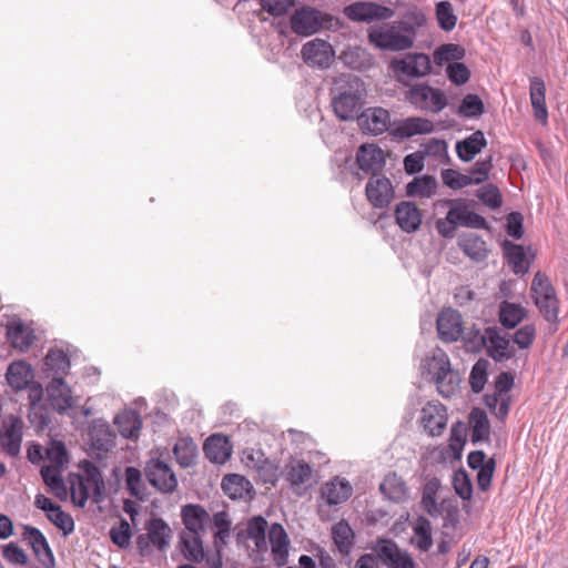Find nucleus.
I'll list each match as a JSON object with an SVG mask.
<instances>
[{
    "mask_svg": "<svg viewBox=\"0 0 568 568\" xmlns=\"http://www.w3.org/2000/svg\"><path fill=\"white\" fill-rule=\"evenodd\" d=\"M267 521L263 517H254L247 523L246 536L250 544V557L255 562L265 560V555L271 545L272 558L274 562L282 567L287 562L288 537L282 525L273 524L267 532Z\"/></svg>",
    "mask_w": 568,
    "mask_h": 568,
    "instance_id": "nucleus-1",
    "label": "nucleus"
},
{
    "mask_svg": "<svg viewBox=\"0 0 568 568\" xmlns=\"http://www.w3.org/2000/svg\"><path fill=\"white\" fill-rule=\"evenodd\" d=\"M333 109L342 121L358 118L365 93L364 83L353 74H341L334 83Z\"/></svg>",
    "mask_w": 568,
    "mask_h": 568,
    "instance_id": "nucleus-2",
    "label": "nucleus"
},
{
    "mask_svg": "<svg viewBox=\"0 0 568 568\" xmlns=\"http://www.w3.org/2000/svg\"><path fill=\"white\" fill-rule=\"evenodd\" d=\"M423 368L430 376L443 397L448 398L457 392L460 377L457 372L452 369L449 358L443 349L435 348L432 356L425 359Z\"/></svg>",
    "mask_w": 568,
    "mask_h": 568,
    "instance_id": "nucleus-3",
    "label": "nucleus"
},
{
    "mask_svg": "<svg viewBox=\"0 0 568 568\" xmlns=\"http://www.w3.org/2000/svg\"><path fill=\"white\" fill-rule=\"evenodd\" d=\"M368 40L376 48L388 51L406 50L414 43L408 30L396 23L373 27L368 32Z\"/></svg>",
    "mask_w": 568,
    "mask_h": 568,
    "instance_id": "nucleus-4",
    "label": "nucleus"
},
{
    "mask_svg": "<svg viewBox=\"0 0 568 568\" xmlns=\"http://www.w3.org/2000/svg\"><path fill=\"white\" fill-rule=\"evenodd\" d=\"M530 291L544 318L556 324L558 322L559 302L549 277L541 272H537L532 278Z\"/></svg>",
    "mask_w": 568,
    "mask_h": 568,
    "instance_id": "nucleus-5",
    "label": "nucleus"
},
{
    "mask_svg": "<svg viewBox=\"0 0 568 568\" xmlns=\"http://www.w3.org/2000/svg\"><path fill=\"white\" fill-rule=\"evenodd\" d=\"M406 98L416 109L432 113H439L447 105V97L444 91L427 84L412 87Z\"/></svg>",
    "mask_w": 568,
    "mask_h": 568,
    "instance_id": "nucleus-6",
    "label": "nucleus"
},
{
    "mask_svg": "<svg viewBox=\"0 0 568 568\" xmlns=\"http://www.w3.org/2000/svg\"><path fill=\"white\" fill-rule=\"evenodd\" d=\"M144 473L150 485L161 493L169 494L178 487V478L171 466L160 458H151Z\"/></svg>",
    "mask_w": 568,
    "mask_h": 568,
    "instance_id": "nucleus-7",
    "label": "nucleus"
},
{
    "mask_svg": "<svg viewBox=\"0 0 568 568\" xmlns=\"http://www.w3.org/2000/svg\"><path fill=\"white\" fill-rule=\"evenodd\" d=\"M373 549L387 568H416L412 555L393 540L379 539Z\"/></svg>",
    "mask_w": 568,
    "mask_h": 568,
    "instance_id": "nucleus-8",
    "label": "nucleus"
},
{
    "mask_svg": "<svg viewBox=\"0 0 568 568\" xmlns=\"http://www.w3.org/2000/svg\"><path fill=\"white\" fill-rule=\"evenodd\" d=\"M368 203L375 209H386L395 197L394 186L388 178L372 174L365 186Z\"/></svg>",
    "mask_w": 568,
    "mask_h": 568,
    "instance_id": "nucleus-9",
    "label": "nucleus"
},
{
    "mask_svg": "<svg viewBox=\"0 0 568 568\" xmlns=\"http://www.w3.org/2000/svg\"><path fill=\"white\" fill-rule=\"evenodd\" d=\"M436 205L448 206L446 216L457 226L483 227L486 224L485 219L470 211L466 200H440Z\"/></svg>",
    "mask_w": 568,
    "mask_h": 568,
    "instance_id": "nucleus-10",
    "label": "nucleus"
},
{
    "mask_svg": "<svg viewBox=\"0 0 568 568\" xmlns=\"http://www.w3.org/2000/svg\"><path fill=\"white\" fill-rule=\"evenodd\" d=\"M393 69L397 74L398 81L403 82V77L422 78L430 72L432 65L429 57L424 53H409L400 60L393 62Z\"/></svg>",
    "mask_w": 568,
    "mask_h": 568,
    "instance_id": "nucleus-11",
    "label": "nucleus"
},
{
    "mask_svg": "<svg viewBox=\"0 0 568 568\" xmlns=\"http://www.w3.org/2000/svg\"><path fill=\"white\" fill-rule=\"evenodd\" d=\"M301 53L306 64L322 69L328 68L335 55L332 45L322 39L306 42L302 47Z\"/></svg>",
    "mask_w": 568,
    "mask_h": 568,
    "instance_id": "nucleus-12",
    "label": "nucleus"
},
{
    "mask_svg": "<svg viewBox=\"0 0 568 568\" xmlns=\"http://www.w3.org/2000/svg\"><path fill=\"white\" fill-rule=\"evenodd\" d=\"M344 13L353 21L387 20L394 16V10L375 2H356L345 7Z\"/></svg>",
    "mask_w": 568,
    "mask_h": 568,
    "instance_id": "nucleus-13",
    "label": "nucleus"
},
{
    "mask_svg": "<svg viewBox=\"0 0 568 568\" xmlns=\"http://www.w3.org/2000/svg\"><path fill=\"white\" fill-rule=\"evenodd\" d=\"M447 419V409L439 402H428L420 410V424L430 436L442 435Z\"/></svg>",
    "mask_w": 568,
    "mask_h": 568,
    "instance_id": "nucleus-14",
    "label": "nucleus"
},
{
    "mask_svg": "<svg viewBox=\"0 0 568 568\" xmlns=\"http://www.w3.org/2000/svg\"><path fill=\"white\" fill-rule=\"evenodd\" d=\"M462 315L452 308L443 310L437 317V332L443 342H456L463 334Z\"/></svg>",
    "mask_w": 568,
    "mask_h": 568,
    "instance_id": "nucleus-15",
    "label": "nucleus"
},
{
    "mask_svg": "<svg viewBox=\"0 0 568 568\" xmlns=\"http://www.w3.org/2000/svg\"><path fill=\"white\" fill-rule=\"evenodd\" d=\"M323 19L317 10L311 8H302L294 12L291 17V28L298 36H311L320 31Z\"/></svg>",
    "mask_w": 568,
    "mask_h": 568,
    "instance_id": "nucleus-16",
    "label": "nucleus"
},
{
    "mask_svg": "<svg viewBox=\"0 0 568 568\" xmlns=\"http://www.w3.org/2000/svg\"><path fill=\"white\" fill-rule=\"evenodd\" d=\"M353 494L349 481L342 477H334L321 487V500L327 506H337L348 500Z\"/></svg>",
    "mask_w": 568,
    "mask_h": 568,
    "instance_id": "nucleus-17",
    "label": "nucleus"
},
{
    "mask_svg": "<svg viewBox=\"0 0 568 568\" xmlns=\"http://www.w3.org/2000/svg\"><path fill=\"white\" fill-rule=\"evenodd\" d=\"M4 432L0 435V444L4 452L14 457L20 453L22 443L23 423L17 416H8L4 422Z\"/></svg>",
    "mask_w": 568,
    "mask_h": 568,
    "instance_id": "nucleus-18",
    "label": "nucleus"
},
{
    "mask_svg": "<svg viewBox=\"0 0 568 568\" xmlns=\"http://www.w3.org/2000/svg\"><path fill=\"white\" fill-rule=\"evenodd\" d=\"M23 538L32 547V550L44 568L54 567V557L43 534L36 527L24 526Z\"/></svg>",
    "mask_w": 568,
    "mask_h": 568,
    "instance_id": "nucleus-19",
    "label": "nucleus"
},
{
    "mask_svg": "<svg viewBox=\"0 0 568 568\" xmlns=\"http://www.w3.org/2000/svg\"><path fill=\"white\" fill-rule=\"evenodd\" d=\"M396 224L405 233L416 232L423 222L420 209L410 201L399 202L394 211Z\"/></svg>",
    "mask_w": 568,
    "mask_h": 568,
    "instance_id": "nucleus-20",
    "label": "nucleus"
},
{
    "mask_svg": "<svg viewBox=\"0 0 568 568\" xmlns=\"http://www.w3.org/2000/svg\"><path fill=\"white\" fill-rule=\"evenodd\" d=\"M47 393L50 405L60 414L65 413L74 404L72 390L61 377L52 378L47 386Z\"/></svg>",
    "mask_w": 568,
    "mask_h": 568,
    "instance_id": "nucleus-21",
    "label": "nucleus"
},
{
    "mask_svg": "<svg viewBox=\"0 0 568 568\" xmlns=\"http://www.w3.org/2000/svg\"><path fill=\"white\" fill-rule=\"evenodd\" d=\"M358 124L364 132L378 135L390 124L389 112L383 108H368L358 118Z\"/></svg>",
    "mask_w": 568,
    "mask_h": 568,
    "instance_id": "nucleus-22",
    "label": "nucleus"
},
{
    "mask_svg": "<svg viewBox=\"0 0 568 568\" xmlns=\"http://www.w3.org/2000/svg\"><path fill=\"white\" fill-rule=\"evenodd\" d=\"M504 253L515 274H525L528 272L534 258V253L530 247L525 248L523 245L505 241Z\"/></svg>",
    "mask_w": 568,
    "mask_h": 568,
    "instance_id": "nucleus-23",
    "label": "nucleus"
},
{
    "mask_svg": "<svg viewBox=\"0 0 568 568\" xmlns=\"http://www.w3.org/2000/svg\"><path fill=\"white\" fill-rule=\"evenodd\" d=\"M434 131V123L425 118L410 116L394 124L393 134L399 139H408L417 134H429Z\"/></svg>",
    "mask_w": 568,
    "mask_h": 568,
    "instance_id": "nucleus-24",
    "label": "nucleus"
},
{
    "mask_svg": "<svg viewBox=\"0 0 568 568\" xmlns=\"http://www.w3.org/2000/svg\"><path fill=\"white\" fill-rule=\"evenodd\" d=\"M184 529L182 532L202 534L210 523L209 513L199 505H186L181 511Z\"/></svg>",
    "mask_w": 568,
    "mask_h": 568,
    "instance_id": "nucleus-25",
    "label": "nucleus"
},
{
    "mask_svg": "<svg viewBox=\"0 0 568 568\" xmlns=\"http://www.w3.org/2000/svg\"><path fill=\"white\" fill-rule=\"evenodd\" d=\"M356 161L359 169L366 173L376 174L385 164L383 151L374 144H363L359 146Z\"/></svg>",
    "mask_w": 568,
    "mask_h": 568,
    "instance_id": "nucleus-26",
    "label": "nucleus"
},
{
    "mask_svg": "<svg viewBox=\"0 0 568 568\" xmlns=\"http://www.w3.org/2000/svg\"><path fill=\"white\" fill-rule=\"evenodd\" d=\"M487 353L496 362L509 359L514 355L509 339L501 335L496 328L486 329Z\"/></svg>",
    "mask_w": 568,
    "mask_h": 568,
    "instance_id": "nucleus-27",
    "label": "nucleus"
},
{
    "mask_svg": "<svg viewBox=\"0 0 568 568\" xmlns=\"http://www.w3.org/2000/svg\"><path fill=\"white\" fill-rule=\"evenodd\" d=\"M204 453L211 462L223 464L231 457L232 445L226 436L214 434L205 440Z\"/></svg>",
    "mask_w": 568,
    "mask_h": 568,
    "instance_id": "nucleus-28",
    "label": "nucleus"
},
{
    "mask_svg": "<svg viewBox=\"0 0 568 568\" xmlns=\"http://www.w3.org/2000/svg\"><path fill=\"white\" fill-rule=\"evenodd\" d=\"M6 378L13 389L21 390L27 388L33 379V371L26 362L17 361L9 365Z\"/></svg>",
    "mask_w": 568,
    "mask_h": 568,
    "instance_id": "nucleus-29",
    "label": "nucleus"
},
{
    "mask_svg": "<svg viewBox=\"0 0 568 568\" xmlns=\"http://www.w3.org/2000/svg\"><path fill=\"white\" fill-rule=\"evenodd\" d=\"M529 97L535 118L545 122L548 118L546 106V85L542 79L534 77L530 79Z\"/></svg>",
    "mask_w": 568,
    "mask_h": 568,
    "instance_id": "nucleus-30",
    "label": "nucleus"
},
{
    "mask_svg": "<svg viewBox=\"0 0 568 568\" xmlns=\"http://www.w3.org/2000/svg\"><path fill=\"white\" fill-rule=\"evenodd\" d=\"M487 145L486 138L481 131H476L456 144V153L464 162H470Z\"/></svg>",
    "mask_w": 568,
    "mask_h": 568,
    "instance_id": "nucleus-31",
    "label": "nucleus"
},
{
    "mask_svg": "<svg viewBox=\"0 0 568 568\" xmlns=\"http://www.w3.org/2000/svg\"><path fill=\"white\" fill-rule=\"evenodd\" d=\"M379 489L387 499L396 503L404 501L408 495L406 483L395 473H389L384 477Z\"/></svg>",
    "mask_w": 568,
    "mask_h": 568,
    "instance_id": "nucleus-32",
    "label": "nucleus"
},
{
    "mask_svg": "<svg viewBox=\"0 0 568 568\" xmlns=\"http://www.w3.org/2000/svg\"><path fill=\"white\" fill-rule=\"evenodd\" d=\"M114 424L124 438H136L142 427L140 415L133 409H125L118 414Z\"/></svg>",
    "mask_w": 568,
    "mask_h": 568,
    "instance_id": "nucleus-33",
    "label": "nucleus"
},
{
    "mask_svg": "<svg viewBox=\"0 0 568 568\" xmlns=\"http://www.w3.org/2000/svg\"><path fill=\"white\" fill-rule=\"evenodd\" d=\"M412 544L420 551H428L433 546V534L430 521L419 516L413 525Z\"/></svg>",
    "mask_w": 568,
    "mask_h": 568,
    "instance_id": "nucleus-34",
    "label": "nucleus"
},
{
    "mask_svg": "<svg viewBox=\"0 0 568 568\" xmlns=\"http://www.w3.org/2000/svg\"><path fill=\"white\" fill-rule=\"evenodd\" d=\"M458 245L474 261L480 262L487 256L486 243L478 234H464L459 237Z\"/></svg>",
    "mask_w": 568,
    "mask_h": 568,
    "instance_id": "nucleus-35",
    "label": "nucleus"
},
{
    "mask_svg": "<svg viewBox=\"0 0 568 568\" xmlns=\"http://www.w3.org/2000/svg\"><path fill=\"white\" fill-rule=\"evenodd\" d=\"M61 468L59 466L45 465L41 468V476L51 493L59 499L64 500L68 497V488L63 481Z\"/></svg>",
    "mask_w": 568,
    "mask_h": 568,
    "instance_id": "nucleus-36",
    "label": "nucleus"
},
{
    "mask_svg": "<svg viewBox=\"0 0 568 568\" xmlns=\"http://www.w3.org/2000/svg\"><path fill=\"white\" fill-rule=\"evenodd\" d=\"M151 544L159 550L165 549L171 539V528L161 518H152L146 525Z\"/></svg>",
    "mask_w": 568,
    "mask_h": 568,
    "instance_id": "nucleus-37",
    "label": "nucleus"
},
{
    "mask_svg": "<svg viewBox=\"0 0 568 568\" xmlns=\"http://www.w3.org/2000/svg\"><path fill=\"white\" fill-rule=\"evenodd\" d=\"M440 487V481L437 478H432L423 487L422 493V507L432 517H439L442 515V507L437 503V493Z\"/></svg>",
    "mask_w": 568,
    "mask_h": 568,
    "instance_id": "nucleus-38",
    "label": "nucleus"
},
{
    "mask_svg": "<svg viewBox=\"0 0 568 568\" xmlns=\"http://www.w3.org/2000/svg\"><path fill=\"white\" fill-rule=\"evenodd\" d=\"M180 539L182 552L187 560L200 562L204 558L202 534L181 532Z\"/></svg>",
    "mask_w": 568,
    "mask_h": 568,
    "instance_id": "nucleus-39",
    "label": "nucleus"
},
{
    "mask_svg": "<svg viewBox=\"0 0 568 568\" xmlns=\"http://www.w3.org/2000/svg\"><path fill=\"white\" fill-rule=\"evenodd\" d=\"M8 336L13 347L28 349L34 339L32 329L21 322H13L8 326Z\"/></svg>",
    "mask_w": 568,
    "mask_h": 568,
    "instance_id": "nucleus-40",
    "label": "nucleus"
},
{
    "mask_svg": "<svg viewBox=\"0 0 568 568\" xmlns=\"http://www.w3.org/2000/svg\"><path fill=\"white\" fill-rule=\"evenodd\" d=\"M437 190V181L430 175L415 178L407 184V195L413 197L430 199Z\"/></svg>",
    "mask_w": 568,
    "mask_h": 568,
    "instance_id": "nucleus-41",
    "label": "nucleus"
},
{
    "mask_svg": "<svg viewBox=\"0 0 568 568\" xmlns=\"http://www.w3.org/2000/svg\"><path fill=\"white\" fill-rule=\"evenodd\" d=\"M473 443L487 440L490 434V425L486 413L480 408H474L469 415Z\"/></svg>",
    "mask_w": 568,
    "mask_h": 568,
    "instance_id": "nucleus-42",
    "label": "nucleus"
},
{
    "mask_svg": "<svg viewBox=\"0 0 568 568\" xmlns=\"http://www.w3.org/2000/svg\"><path fill=\"white\" fill-rule=\"evenodd\" d=\"M173 454L179 465L186 468L195 464L197 446L191 438H180L173 447Z\"/></svg>",
    "mask_w": 568,
    "mask_h": 568,
    "instance_id": "nucleus-43",
    "label": "nucleus"
},
{
    "mask_svg": "<svg viewBox=\"0 0 568 568\" xmlns=\"http://www.w3.org/2000/svg\"><path fill=\"white\" fill-rule=\"evenodd\" d=\"M89 436L92 446L98 450L108 452L114 446L115 436L106 424H94Z\"/></svg>",
    "mask_w": 568,
    "mask_h": 568,
    "instance_id": "nucleus-44",
    "label": "nucleus"
},
{
    "mask_svg": "<svg viewBox=\"0 0 568 568\" xmlns=\"http://www.w3.org/2000/svg\"><path fill=\"white\" fill-rule=\"evenodd\" d=\"M69 489L73 504L78 507H84L90 495L93 494L92 488L85 483L81 475L72 474L69 476Z\"/></svg>",
    "mask_w": 568,
    "mask_h": 568,
    "instance_id": "nucleus-45",
    "label": "nucleus"
},
{
    "mask_svg": "<svg viewBox=\"0 0 568 568\" xmlns=\"http://www.w3.org/2000/svg\"><path fill=\"white\" fill-rule=\"evenodd\" d=\"M334 544L342 555H348L354 544V532L351 526L342 520L332 529Z\"/></svg>",
    "mask_w": 568,
    "mask_h": 568,
    "instance_id": "nucleus-46",
    "label": "nucleus"
},
{
    "mask_svg": "<svg viewBox=\"0 0 568 568\" xmlns=\"http://www.w3.org/2000/svg\"><path fill=\"white\" fill-rule=\"evenodd\" d=\"M526 316V310L515 303L504 301L499 306V321L504 327L514 328Z\"/></svg>",
    "mask_w": 568,
    "mask_h": 568,
    "instance_id": "nucleus-47",
    "label": "nucleus"
},
{
    "mask_svg": "<svg viewBox=\"0 0 568 568\" xmlns=\"http://www.w3.org/2000/svg\"><path fill=\"white\" fill-rule=\"evenodd\" d=\"M222 488L232 499H237L248 493L251 484L245 477L232 474L223 478Z\"/></svg>",
    "mask_w": 568,
    "mask_h": 568,
    "instance_id": "nucleus-48",
    "label": "nucleus"
},
{
    "mask_svg": "<svg viewBox=\"0 0 568 568\" xmlns=\"http://www.w3.org/2000/svg\"><path fill=\"white\" fill-rule=\"evenodd\" d=\"M343 62L354 70H363L371 65V58L366 50L359 47H348L342 54Z\"/></svg>",
    "mask_w": 568,
    "mask_h": 568,
    "instance_id": "nucleus-49",
    "label": "nucleus"
},
{
    "mask_svg": "<svg viewBox=\"0 0 568 568\" xmlns=\"http://www.w3.org/2000/svg\"><path fill=\"white\" fill-rule=\"evenodd\" d=\"M465 57V49L455 43L443 44L434 52V61L438 65L458 62Z\"/></svg>",
    "mask_w": 568,
    "mask_h": 568,
    "instance_id": "nucleus-50",
    "label": "nucleus"
},
{
    "mask_svg": "<svg viewBox=\"0 0 568 568\" xmlns=\"http://www.w3.org/2000/svg\"><path fill=\"white\" fill-rule=\"evenodd\" d=\"M312 468L304 462H294L287 468V480L294 486H300L311 479Z\"/></svg>",
    "mask_w": 568,
    "mask_h": 568,
    "instance_id": "nucleus-51",
    "label": "nucleus"
},
{
    "mask_svg": "<svg viewBox=\"0 0 568 568\" xmlns=\"http://www.w3.org/2000/svg\"><path fill=\"white\" fill-rule=\"evenodd\" d=\"M436 17L439 27L445 31H452L457 22V17L450 2L442 1L436 6Z\"/></svg>",
    "mask_w": 568,
    "mask_h": 568,
    "instance_id": "nucleus-52",
    "label": "nucleus"
},
{
    "mask_svg": "<svg viewBox=\"0 0 568 568\" xmlns=\"http://www.w3.org/2000/svg\"><path fill=\"white\" fill-rule=\"evenodd\" d=\"M45 366L55 374L67 373L70 368V359L62 349H50L45 356Z\"/></svg>",
    "mask_w": 568,
    "mask_h": 568,
    "instance_id": "nucleus-53",
    "label": "nucleus"
},
{
    "mask_svg": "<svg viewBox=\"0 0 568 568\" xmlns=\"http://www.w3.org/2000/svg\"><path fill=\"white\" fill-rule=\"evenodd\" d=\"M48 519L59 529L63 531L64 536L70 535L74 530L73 518L57 505L48 515Z\"/></svg>",
    "mask_w": 568,
    "mask_h": 568,
    "instance_id": "nucleus-54",
    "label": "nucleus"
},
{
    "mask_svg": "<svg viewBox=\"0 0 568 568\" xmlns=\"http://www.w3.org/2000/svg\"><path fill=\"white\" fill-rule=\"evenodd\" d=\"M212 523L215 529V544L217 545V542H220L221 545H225L231 532V521L227 514L225 511L214 514Z\"/></svg>",
    "mask_w": 568,
    "mask_h": 568,
    "instance_id": "nucleus-55",
    "label": "nucleus"
},
{
    "mask_svg": "<svg viewBox=\"0 0 568 568\" xmlns=\"http://www.w3.org/2000/svg\"><path fill=\"white\" fill-rule=\"evenodd\" d=\"M458 112L465 118H475L484 113V103L477 94H467L463 99Z\"/></svg>",
    "mask_w": 568,
    "mask_h": 568,
    "instance_id": "nucleus-56",
    "label": "nucleus"
},
{
    "mask_svg": "<svg viewBox=\"0 0 568 568\" xmlns=\"http://www.w3.org/2000/svg\"><path fill=\"white\" fill-rule=\"evenodd\" d=\"M132 534L130 524L126 520H121L110 529V538L114 545L120 548H128L130 545Z\"/></svg>",
    "mask_w": 568,
    "mask_h": 568,
    "instance_id": "nucleus-57",
    "label": "nucleus"
},
{
    "mask_svg": "<svg viewBox=\"0 0 568 568\" xmlns=\"http://www.w3.org/2000/svg\"><path fill=\"white\" fill-rule=\"evenodd\" d=\"M82 476L85 483L92 488L93 494L100 495L104 483L99 468L94 464L87 462L83 465Z\"/></svg>",
    "mask_w": 568,
    "mask_h": 568,
    "instance_id": "nucleus-58",
    "label": "nucleus"
},
{
    "mask_svg": "<svg viewBox=\"0 0 568 568\" xmlns=\"http://www.w3.org/2000/svg\"><path fill=\"white\" fill-rule=\"evenodd\" d=\"M487 382V362L478 361L471 368L469 376V384L475 393H479L484 389Z\"/></svg>",
    "mask_w": 568,
    "mask_h": 568,
    "instance_id": "nucleus-59",
    "label": "nucleus"
},
{
    "mask_svg": "<svg viewBox=\"0 0 568 568\" xmlns=\"http://www.w3.org/2000/svg\"><path fill=\"white\" fill-rule=\"evenodd\" d=\"M453 486H454L456 494L460 498H463L465 500H468L471 498L473 485H471V481L465 470L460 469V470L455 471V474L453 476Z\"/></svg>",
    "mask_w": 568,
    "mask_h": 568,
    "instance_id": "nucleus-60",
    "label": "nucleus"
},
{
    "mask_svg": "<svg viewBox=\"0 0 568 568\" xmlns=\"http://www.w3.org/2000/svg\"><path fill=\"white\" fill-rule=\"evenodd\" d=\"M47 457L50 460V466L63 467L68 464V455L65 446L60 440H51L47 448Z\"/></svg>",
    "mask_w": 568,
    "mask_h": 568,
    "instance_id": "nucleus-61",
    "label": "nucleus"
},
{
    "mask_svg": "<svg viewBox=\"0 0 568 568\" xmlns=\"http://www.w3.org/2000/svg\"><path fill=\"white\" fill-rule=\"evenodd\" d=\"M442 180L450 189L458 190L471 185L468 174H462L455 170L448 169L442 172Z\"/></svg>",
    "mask_w": 568,
    "mask_h": 568,
    "instance_id": "nucleus-62",
    "label": "nucleus"
},
{
    "mask_svg": "<svg viewBox=\"0 0 568 568\" xmlns=\"http://www.w3.org/2000/svg\"><path fill=\"white\" fill-rule=\"evenodd\" d=\"M446 73L448 79L457 85L466 83L470 75L467 67L460 62L449 63L446 68Z\"/></svg>",
    "mask_w": 568,
    "mask_h": 568,
    "instance_id": "nucleus-63",
    "label": "nucleus"
},
{
    "mask_svg": "<svg viewBox=\"0 0 568 568\" xmlns=\"http://www.w3.org/2000/svg\"><path fill=\"white\" fill-rule=\"evenodd\" d=\"M536 338V328L532 324H526L514 334V342L520 349L528 348Z\"/></svg>",
    "mask_w": 568,
    "mask_h": 568,
    "instance_id": "nucleus-64",
    "label": "nucleus"
}]
</instances>
